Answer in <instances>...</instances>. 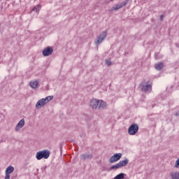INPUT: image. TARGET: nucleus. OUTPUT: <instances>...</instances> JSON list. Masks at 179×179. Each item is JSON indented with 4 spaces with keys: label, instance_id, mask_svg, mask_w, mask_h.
Segmentation results:
<instances>
[{
    "label": "nucleus",
    "instance_id": "nucleus-16",
    "mask_svg": "<svg viewBox=\"0 0 179 179\" xmlns=\"http://www.w3.org/2000/svg\"><path fill=\"white\" fill-rule=\"evenodd\" d=\"M122 6H125V3L120 4V5H116L115 7H113V10H118V9H121V8H122Z\"/></svg>",
    "mask_w": 179,
    "mask_h": 179
},
{
    "label": "nucleus",
    "instance_id": "nucleus-6",
    "mask_svg": "<svg viewBox=\"0 0 179 179\" xmlns=\"http://www.w3.org/2000/svg\"><path fill=\"white\" fill-rule=\"evenodd\" d=\"M122 156V154L121 153L115 154L109 159L110 163H115V162H118V160L121 159Z\"/></svg>",
    "mask_w": 179,
    "mask_h": 179
},
{
    "label": "nucleus",
    "instance_id": "nucleus-9",
    "mask_svg": "<svg viewBox=\"0 0 179 179\" xmlns=\"http://www.w3.org/2000/svg\"><path fill=\"white\" fill-rule=\"evenodd\" d=\"M53 50L51 48H46L43 51V55L44 57H48V55H51L52 54Z\"/></svg>",
    "mask_w": 179,
    "mask_h": 179
},
{
    "label": "nucleus",
    "instance_id": "nucleus-24",
    "mask_svg": "<svg viewBox=\"0 0 179 179\" xmlns=\"http://www.w3.org/2000/svg\"><path fill=\"white\" fill-rule=\"evenodd\" d=\"M110 1H114V0H110Z\"/></svg>",
    "mask_w": 179,
    "mask_h": 179
},
{
    "label": "nucleus",
    "instance_id": "nucleus-14",
    "mask_svg": "<svg viewBox=\"0 0 179 179\" xmlns=\"http://www.w3.org/2000/svg\"><path fill=\"white\" fill-rule=\"evenodd\" d=\"M172 179H179V172H172L170 173Z\"/></svg>",
    "mask_w": 179,
    "mask_h": 179
},
{
    "label": "nucleus",
    "instance_id": "nucleus-22",
    "mask_svg": "<svg viewBox=\"0 0 179 179\" xmlns=\"http://www.w3.org/2000/svg\"><path fill=\"white\" fill-rule=\"evenodd\" d=\"M106 65H108V66H110V65H111V61H110V60H106Z\"/></svg>",
    "mask_w": 179,
    "mask_h": 179
},
{
    "label": "nucleus",
    "instance_id": "nucleus-3",
    "mask_svg": "<svg viewBox=\"0 0 179 179\" xmlns=\"http://www.w3.org/2000/svg\"><path fill=\"white\" fill-rule=\"evenodd\" d=\"M128 163H129V161L128 159H124L123 161H120L118 164H117L116 165H113L110 167V169L112 170H117V169H121V167H124L125 166H127V164H128Z\"/></svg>",
    "mask_w": 179,
    "mask_h": 179
},
{
    "label": "nucleus",
    "instance_id": "nucleus-23",
    "mask_svg": "<svg viewBox=\"0 0 179 179\" xmlns=\"http://www.w3.org/2000/svg\"><path fill=\"white\" fill-rule=\"evenodd\" d=\"M161 20H163V15H161Z\"/></svg>",
    "mask_w": 179,
    "mask_h": 179
},
{
    "label": "nucleus",
    "instance_id": "nucleus-7",
    "mask_svg": "<svg viewBox=\"0 0 179 179\" xmlns=\"http://www.w3.org/2000/svg\"><path fill=\"white\" fill-rule=\"evenodd\" d=\"M99 100L97 99H92L90 102V107L91 108H97L99 107Z\"/></svg>",
    "mask_w": 179,
    "mask_h": 179
},
{
    "label": "nucleus",
    "instance_id": "nucleus-11",
    "mask_svg": "<svg viewBox=\"0 0 179 179\" xmlns=\"http://www.w3.org/2000/svg\"><path fill=\"white\" fill-rule=\"evenodd\" d=\"M23 127H24V119H22L18 122V124L15 127V131H19V129H20V128H23Z\"/></svg>",
    "mask_w": 179,
    "mask_h": 179
},
{
    "label": "nucleus",
    "instance_id": "nucleus-4",
    "mask_svg": "<svg viewBox=\"0 0 179 179\" xmlns=\"http://www.w3.org/2000/svg\"><path fill=\"white\" fill-rule=\"evenodd\" d=\"M107 37V31H103L102 34H100L99 36L97 41L95 42V44H101L103 43V41Z\"/></svg>",
    "mask_w": 179,
    "mask_h": 179
},
{
    "label": "nucleus",
    "instance_id": "nucleus-5",
    "mask_svg": "<svg viewBox=\"0 0 179 179\" xmlns=\"http://www.w3.org/2000/svg\"><path fill=\"white\" fill-rule=\"evenodd\" d=\"M15 171V168L13 166H10L6 169V177L5 179H10V174H12Z\"/></svg>",
    "mask_w": 179,
    "mask_h": 179
},
{
    "label": "nucleus",
    "instance_id": "nucleus-13",
    "mask_svg": "<svg viewBox=\"0 0 179 179\" xmlns=\"http://www.w3.org/2000/svg\"><path fill=\"white\" fill-rule=\"evenodd\" d=\"M30 86L32 87V89H37V87H38V81H31L30 83Z\"/></svg>",
    "mask_w": 179,
    "mask_h": 179
},
{
    "label": "nucleus",
    "instance_id": "nucleus-1",
    "mask_svg": "<svg viewBox=\"0 0 179 179\" xmlns=\"http://www.w3.org/2000/svg\"><path fill=\"white\" fill-rule=\"evenodd\" d=\"M51 152L48 150H43L36 153V158L37 160H41V159H48Z\"/></svg>",
    "mask_w": 179,
    "mask_h": 179
},
{
    "label": "nucleus",
    "instance_id": "nucleus-10",
    "mask_svg": "<svg viewBox=\"0 0 179 179\" xmlns=\"http://www.w3.org/2000/svg\"><path fill=\"white\" fill-rule=\"evenodd\" d=\"M141 90L143 92H151L152 91V85L148 84L145 85H142Z\"/></svg>",
    "mask_w": 179,
    "mask_h": 179
},
{
    "label": "nucleus",
    "instance_id": "nucleus-18",
    "mask_svg": "<svg viewBox=\"0 0 179 179\" xmlns=\"http://www.w3.org/2000/svg\"><path fill=\"white\" fill-rule=\"evenodd\" d=\"M124 173H120L117 176H116L114 179H124Z\"/></svg>",
    "mask_w": 179,
    "mask_h": 179
},
{
    "label": "nucleus",
    "instance_id": "nucleus-12",
    "mask_svg": "<svg viewBox=\"0 0 179 179\" xmlns=\"http://www.w3.org/2000/svg\"><path fill=\"white\" fill-rule=\"evenodd\" d=\"M107 103L101 100H99L98 108H106Z\"/></svg>",
    "mask_w": 179,
    "mask_h": 179
},
{
    "label": "nucleus",
    "instance_id": "nucleus-8",
    "mask_svg": "<svg viewBox=\"0 0 179 179\" xmlns=\"http://www.w3.org/2000/svg\"><path fill=\"white\" fill-rule=\"evenodd\" d=\"M47 103L45 102V99H40L36 104V108H41V107H44Z\"/></svg>",
    "mask_w": 179,
    "mask_h": 179
},
{
    "label": "nucleus",
    "instance_id": "nucleus-19",
    "mask_svg": "<svg viewBox=\"0 0 179 179\" xmlns=\"http://www.w3.org/2000/svg\"><path fill=\"white\" fill-rule=\"evenodd\" d=\"M92 155L85 154L82 155L83 159H92Z\"/></svg>",
    "mask_w": 179,
    "mask_h": 179
},
{
    "label": "nucleus",
    "instance_id": "nucleus-21",
    "mask_svg": "<svg viewBox=\"0 0 179 179\" xmlns=\"http://www.w3.org/2000/svg\"><path fill=\"white\" fill-rule=\"evenodd\" d=\"M175 167H176V169H179V158L176 162Z\"/></svg>",
    "mask_w": 179,
    "mask_h": 179
},
{
    "label": "nucleus",
    "instance_id": "nucleus-15",
    "mask_svg": "<svg viewBox=\"0 0 179 179\" xmlns=\"http://www.w3.org/2000/svg\"><path fill=\"white\" fill-rule=\"evenodd\" d=\"M163 63H158L155 64V69H157V71H162V69H163Z\"/></svg>",
    "mask_w": 179,
    "mask_h": 179
},
{
    "label": "nucleus",
    "instance_id": "nucleus-17",
    "mask_svg": "<svg viewBox=\"0 0 179 179\" xmlns=\"http://www.w3.org/2000/svg\"><path fill=\"white\" fill-rule=\"evenodd\" d=\"M52 99H54V96H47L45 99V101L47 103H50V101H51V100H52Z\"/></svg>",
    "mask_w": 179,
    "mask_h": 179
},
{
    "label": "nucleus",
    "instance_id": "nucleus-2",
    "mask_svg": "<svg viewBox=\"0 0 179 179\" xmlns=\"http://www.w3.org/2000/svg\"><path fill=\"white\" fill-rule=\"evenodd\" d=\"M138 131H139V127L136 124H132L128 129V134L129 135H136L138 133Z\"/></svg>",
    "mask_w": 179,
    "mask_h": 179
},
{
    "label": "nucleus",
    "instance_id": "nucleus-20",
    "mask_svg": "<svg viewBox=\"0 0 179 179\" xmlns=\"http://www.w3.org/2000/svg\"><path fill=\"white\" fill-rule=\"evenodd\" d=\"M40 9H41V5L38 4L37 6H36L34 8V10H36V12H38V10H40Z\"/></svg>",
    "mask_w": 179,
    "mask_h": 179
}]
</instances>
